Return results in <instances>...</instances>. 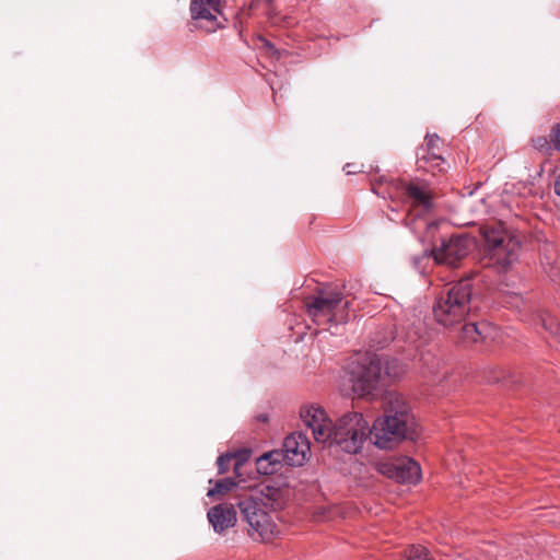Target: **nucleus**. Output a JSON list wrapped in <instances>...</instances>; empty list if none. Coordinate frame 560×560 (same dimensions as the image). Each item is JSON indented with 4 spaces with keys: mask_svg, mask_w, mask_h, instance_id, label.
<instances>
[{
    "mask_svg": "<svg viewBox=\"0 0 560 560\" xmlns=\"http://www.w3.org/2000/svg\"><path fill=\"white\" fill-rule=\"evenodd\" d=\"M383 415L372 428L359 412L341 416L331 429L327 444L337 445L348 454L359 453L368 438L382 450H392L405 440L418 439V428L411 409L401 394L388 392L382 401Z\"/></svg>",
    "mask_w": 560,
    "mask_h": 560,
    "instance_id": "nucleus-1",
    "label": "nucleus"
},
{
    "mask_svg": "<svg viewBox=\"0 0 560 560\" xmlns=\"http://www.w3.org/2000/svg\"><path fill=\"white\" fill-rule=\"evenodd\" d=\"M288 490L264 486L260 490L252 491L236 503L244 521L248 524V534L254 540L269 541L277 534V525L268 510L284 508Z\"/></svg>",
    "mask_w": 560,
    "mask_h": 560,
    "instance_id": "nucleus-2",
    "label": "nucleus"
},
{
    "mask_svg": "<svg viewBox=\"0 0 560 560\" xmlns=\"http://www.w3.org/2000/svg\"><path fill=\"white\" fill-rule=\"evenodd\" d=\"M472 278L466 277L445 287L433 306L436 322L444 327L460 324L471 311Z\"/></svg>",
    "mask_w": 560,
    "mask_h": 560,
    "instance_id": "nucleus-3",
    "label": "nucleus"
},
{
    "mask_svg": "<svg viewBox=\"0 0 560 560\" xmlns=\"http://www.w3.org/2000/svg\"><path fill=\"white\" fill-rule=\"evenodd\" d=\"M483 237L487 247V254L482 258L483 267L491 268L498 273L509 271L520 256L518 237L497 228L485 229Z\"/></svg>",
    "mask_w": 560,
    "mask_h": 560,
    "instance_id": "nucleus-4",
    "label": "nucleus"
},
{
    "mask_svg": "<svg viewBox=\"0 0 560 560\" xmlns=\"http://www.w3.org/2000/svg\"><path fill=\"white\" fill-rule=\"evenodd\" d=\"M340 291L320 289L305 301L306 311L316 325L342 324L349 318V302Z\"/></svg>",
    "mask_w": 560,
    "mask_h": 560,
    "instance_id": "nucleus-5",
    "label": "nucleus"
},
{
    "mask_svg": "<svg viewBox=\"0 0 560 560\" xmlns=\"http://www.w3.org/2000/svg\"><path fill=\"white\" fill-rule=\"evenodd\" d=\"M389 186L395 192L402 196L409 205L408 213L405 215L402 222L411 230H416V223L424 214L432 211L433 194L430 186L425 182H407L392 179Z\"/></svg>",
    "mask_w": 560,
    "mask_h": 560,
    "instance_id": "nucleus-6",
    "label": "nucleus"
},
{
    "mask_svg": "<svg viewBox=\"0 0 560 560\" xmlns=\"http://www.w3.org/2000/svg\"><path fill=\"white\" fill-rule=\"evenodd\" d=\"M383 363L377 354H368L352 371V387L360 396L372 394L384 378Z\"/></svg>",
    "mask_w": 560,
    "mask_h": 560,
    "instance_id": "nucleus-7",
    "label": "nucleus"
},
{
    "mask_svg": "<svg viewBox=\"0 0 560 560\" xmlns=\"http://www.w3.org/2000/svg\"><path fill=\"white\" fill-rule=\"evenodd\" d=\"M376 469L381 475L400 483H417L421 478L419 464L406 456L378 462Z\"/></svg>",
    "mask_w": 560,
    "mask_h": 560,
    "instance_id": "nucleus-8",
    "label": "nucleus"
},
{
    "mask_svg": "<svg viewBox=\"0 0 560 560\" xmlns=\"http://www.w3.org/2000/svg\"><path fill=\"white\" fill-rule=\"evenodd\" d=\"M225 0H191L189 5L195 26L207 33H213L223 27L219 22Z\"/></svg>",
    "mask_w": 560,
    "mask_h": 560,
    "instance_id": "nucleus-9",
    "label": "nucleus"
},
{
    "mask_svg": "<svg viewBox=\"0 0 560 560\" xmlns=\"http://www.w3.org/2000/svg\"><path fill=\"white\" fill-rule=\"evenodd\" d=\"M471 246V240L465 235H452L443 238L439 247H434L432 255L438 264H445L455 267L465 258Z\"/></svg>",
    "mask_w": 560,
    "mask_h": 560,
    "instance_id": "nucleus-10",
    "label": "nucleus"
},
{
    "mask_svg": "<svg viewBox=\"0 0 560 560\" xmlns=\"http://www.w3.org/2000/svg\"><path fill=\"white\" fill-rule=\"evenodd\" d=\"M300 416L304 424L312 430L315 441L327 444L334 424L325 410L320 407L305 406L302 407Z\"/></svg>",
    "mask_w": 560,
    "mask_h": 560,
    "instance_id": "nucleus-11",
    "label": "nucleus"
},
{
    "mask_svg": "<svg viewBox=\"0 0 560 560\" xmlns=\"http://www.w3.org/2000/svg\"><path fill=\"white\" fill-rule=\"evenodd\" d=\"M287 457V465L301 466L310 453V441L302 432H294L288 435L282 445Z\"/></svg>",
    "mask_w": 560,
    "mask_h": 560,
    "instance_id": "nucleus-12",
    "label": "nucleus"
},
{
    "mask_svg": "<svg viewBox=\"0 0 560 560\" xmlns=\"http://www.w3.org/2000/svg\"><path fill=\"white\" fill-rule=\"evenodd\" d=\"M495 336L497 328L488 322L466 323L460 329L459 340L468 346L477 342H487L494 339Z\"/></svg>",
    "mask_w": 560,
    "mask_h": 560,
    "instance_id": "nucleus-13",
    "label": "nucleus"
},
{
    "mask_svg": "<svg viewBox=\"0 0 560 560\" xmlns=\"http://www.w3.org/2000/svg\"><path fill=\"white\" fill-rule=\"evenodd\" d=\"M208 521L218 534L224 533L236 524V511L231 503H220L208 511Z\"/></svg>",
    "mask_w": 560,
    "mask_h": 560,
    "instance_id": "nucleus-14",
    "label": "nucleus"
},
{
    "mask_svg": "<svg viewBox=\"0 0 560 560\" xmlns=\"http://www.w3.org/2000/svg\"><path fill=\"white\" fill-rule=\"evenodd\" d=\"M440 138L438 135H428L425 137V147H421L417 152V163L419 167H425L430 164L433 168L442 171L440 165L444 163L443 156L439 153Z\"/></svg>",
    "mask_w": 560,
    "mask_h": 560,
    "instance_id": "nucleus-15",
    "label": "nucleus"
},
{
    "mask_svg": "<svg viewBox=\"0 0 560 560\" xmlns=\"http://www.w3.org/2000/svg\"><path fill=\"white\" fill-rule=\"evenodd\" d=\"M395 339V331L392 325H387L374 331L370 338V347L373 349H383Z\"/></svg>",
    "mask_w": 560,
    "mask_h": 560,
    "instance_id": "nucleus-16",
    "label": "nucleus"
},
{
    "mask_svg": "<svg viewBox=\"0 0 560 560\" xmlns=\"http://www.w3.org/2000/svg\"><path fill=\"white\" fill-rule=\"evenodd\" d=\"M247 456H248L247 451L240 452L237 454H229L228 453V454L220 455L217 459L219 474L226 472L229 470L230 464L233 459L236 460L235 465H234V471L236 474H238V469L242 466V462L246 460Z\"/></svg>",
    "mask_w": 560,
    "mask_h": 560,
    "instance_id": "nucleus-17",
    "label": "nucleus"
},
{
    "mask_svg": "<svg viewBox=\"0 0 560 560\" xmlns=\"http://www.w3.org/2000/svg\"><path fill=\"white\" fill-rule=\"evenodd\" d=\"M236 486V482L233 478L226 477L214 482V486L210 488L207 492L209 498H214L217 495H222L232 490L233 487Z\"/></svg>",
    "mask_w": 560,
    "mask_h": 560,
    "instance_id": "nucleus-18",
    "label": "nucleus"
},
{
    "mask_svg": "<svg viewBox=\"0 0 560 560\" xmlns=\"http://www.w3.org/2000/svg\"><path fill=\"white\" fill-rule=\"evenodd\" d=\"M533 147L539 151L540 153L545 155H551L553 151H556V148L553 145L552 138L549 136V138L545 136H537L532 139Z\"/></svg>",
    "mask_w": 560,
    "mask_h": 560,
    "instance_id": "nucleus-19",
    "label": "nucleus"
},
{
    "mask_svg": "<svg viewBox=\"0 0 560 560\" xmlns=\"http://www.w3.org/2000/svg\"><path fill=\"white\" fill-rule=\"evenodd\" d=\"M269 460L273 467H276V470L278 471L281 464H287V457L285 453L283 452V448L281 450H273L270 452H267L260 456V465Z\"/></svg>",
    "mask_w": 560,
    "mask_h": 560,
    "instance_id": "nucleus-20",
    "label": "nucleus"
},
{
    "mask_svg": "<svg viewBox=\"0 0 560 560\" xmlns=\"http://www.w3.org/2000/svg\"><path fill=\"white\" fill-rule=\"evenodd\" d=\"M405 560H434L423 546H411L405 552Z\"/></svg>",
    "mask_w": 560,
    "mask_h": 560,
    "instance_id": "nucleus-21",
    "label": "nucleus"
},
{
    "mask_svg": "<svg viewBox=\"0 0 560 560\" xmlns=\"http://www.w3.org/2000/svg\"><path fill=\"white\" fill-rule=\"evenodd\" d=\"M540 319L546 330H549L551 334L558 332L559 325L549 314H545Z\"/></svg>",
    "mask_w": 560,
    "mask_h": 560,
    "instance_id": "nucleus-22",
    "label": "nucleus"
},
{
    "mask_svg": "<svg viewBox=\"0 0 560 560\" xmlns=\"http://www.w3.org/2000/svg\"><path fill=\"white\" fill-rule=\"evenodd\" d=\"M257 471L262 475H273L277 472L276 467L269 460L260 465V457L256 462Z\"/></svg>",
    "mask_w": 560,
    "mask_h": 560,
    "instance_id": "nucleus-23",
    "label": "nucleus"
},
{
    "mask_svg": "<svg viewBox=\"0 0 560 560\" xmlns=\"http://www.w3.org/2000/svg\"><path fill=\"white\" fill-rule=\"evenodd\" d=\"M550 137L552 138L556 151H560V122L551 127Z\"/></svg>",
    "mask_w": 560,
    "mask_h": 560,
    "instance_id": "nucleus-24",
    "label": "nucleus"
},
{
    "mask_svg": "<svg viewBox=\"0 0 560 560\" xmlns=\"http://www.w3.org/2000/svg\"><path fill=\"white\" fill-rule=\"evenodd\" d=\"M343 170L346 171V173L349 175V174H355L358 173L359 171L357 170L355 165L352 164V163H348L345 165Z\"/></svg>",
    "mask_w": 560,
    "mask_h": 560,
    "instance_id": "nucleus-25",
    "label": "nucleus"
},
{
    "mask_svg": "<svg viewBox=\"0 0 560 560\" xmlns=\"http://www.w3.org/2000/svg\"><path fill=\"white\" fill-rule=\"evenodd\" d=\"M260 40L264 43V46L269 50V51H272V52H276V48L273 46L272 43H270L268 39L266 38H260Z\"/></svg>",
    "mask_w": 560,
    "mask_h": 560,
    "instance_id": "nucleus-26",
    "label": "nucleus"
},
{
    "mask_svg": "<svg viewBox=\"0 0 560 560\" xmlns=\"http://www.w3.org/2000/svg\"><path fill=\"white\" fill-rule=\"evenodd\" d=\"M555 192L560 196V175L556 178L555 182Z\"/></svg>",
    "mask_w": 560,
    "mask_h": 560,
    "instance_id": "nucleus-27",
    "label": "nucleus"
},
{
    "mask_svg": "<svg viewBox=\"0 0 560 560\" xmlns=\"http://www.w3.org/2000/svg\"><path fill=\"white\" fill-rule=\"evenodd\" d=\"M256 419H257L258 421H260V422H264V423H265V422H267V421H268V419H269V418H268V415H266V413H260V415H258V416H257V418H256Z\"/></svg>",
    "mask_w": 560,
    "mask_h": 560,
    "instance_id": "nucleus-28",
    "label": "nucleus"
},
{
    "mask_svg": "<svg viewBox=\"0 0 560 560\" xmlns=\"http://www.w3.org/2000/svg\"><path fill=\"white\" fill-rule=\"evenodd\" d=\"M268 4L272 3L275 0H265Z\"/></svg>",
    "mask_w": 560,
    "mask_h": 560,
    "instance_id": "nucleus-29",
    "label": "nucleus"
},
{
    "mask_svg": "<svg viewBox=\"0 0 560 560\" xmlns=\"http://www.w3.org/2000/svg\"><path fill=\"white\" fill-rule=\"evenodd\" d=\"M388 369H389V368L387 366L385 374H388V375H389V371H388Z\"/></svg>",
    "mask_w": 560,
    "mask_h": 560,
    "instance_id": "nucleus-30",
    "label": "nucleus"
}]
</instances>
